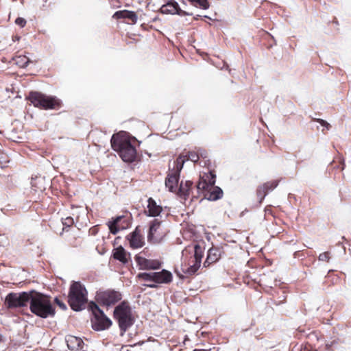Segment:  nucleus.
I'll return each instance as SVG.
<instances>
[{"instance_id":"58836bf2","label":"nucleus","mask_w":351,"mask_h":351,"mask_svg":"<svg viewBox=\"0 0 351 351\" xmlns=\"http://www.w3.org/2000/svg\"><path fill=\"white\" fill-rule=\"evenodd\" d=\"M193 351H210V350L195 349Z\"/></svg>"},{"instance_id":"2eb2a0df","label":"nucleus","mask_w":351,"mask_h":351,"mask_svg":"<svg viewBox=\"0 0 351 351\" xmlns=\"http://www.w3.org/2000/svg\"><path fill=\"white\" fill-rule=\"evenodd\" d=\"M135 261L140 269H158L161 267V263L156 259H147L140 255H136Z\"/></svg>"},{"instance_id":"7c9ffc66","label":"nucleus","mask_w":351,"mask_h":351,"mask_svg":"<svg viewBox=\"0 0 351 351\" xmlns=\"http://www.w3.org/2000/svg\"><path fill=\"white\" fill-rule=\"evenodd\" d=\"M268 194L263 185L259 186L256 190V195L259 199V202H262V201L265 199V196Z\"/></svg>"},{"instance_id":"20e7f679","label":"nucleus","mask_w":351,"mask_h":351,"mask_svg":"<svg viewBox=\"0 0 351 351\" xmlns=\"http://www.w3.org/2000/svg\"><path fill=\"white\" fill-rule=\"evenodd\" d=\"M203 252L202 248L195 245L194 254L189 257L185 256L181 263L180 268H176L175 272L180 278H184L194 275L200 267Z\"/></svg>"},{"instance_id":"a878e982","label":"nucleus","mask_w":351,"mask_h":351,"mask_svg":"<svg viewBox=\"0 0 351 351\" xmlns=\"http://www.w3.org/2000/svg\"><path fill=\"white\" fill-rule=\"evenodd\" d=\"M193 182L191 181H182L178 188V194L180 196L184 197L186 199L190 194V191L192 189Z\"/></svg>"},{"instance_id":"72a5a7b5","label":"nucleus","mask_w":351,"mask_h":351,"mask_svg":"<svg viewBox=\"0 0 351 351\" xmlns=\"http://www.w3.org/2000/svg\"><path fill=\"white\" fill-rule=\"evenodd\" d=\"M319 260L322 261L328 262L330 260V253L328 252H325L319 254Z\"/></svg>"},{"instance_id":"f3484780","label":"nucleus","mask_w":351,"mask_h":351,"mask_svg":"<svg viewBox=\"0 0 351 351\" xmlns=\"http://www.w3.org/2000/svg\"><path fill=\"white\" fill-rule=\"evenodd\" d=\"M112 17L116 19H124L126 23L132 25L135 24L138 19L136 12L127 10L117 11Z\"/></svg>"},{"instance_id":"c756f323","label":"nucleus","mask_w":351,"mask_h":351,"mask_svg":"<svg viewBox=\"0 0 351 351\" xmlns=\"http://www.w3.org/2000/svg\"><path fill=\"white\" fill-rule=\"evenodd\" d=\"M278 184H279V180H271V181L267 182L262 185L265 188V190H266L267 192L269 193V191H271L274 189H276L277 187V186L278 185Z\"/></svg>"},{"instance_id":"473e14b6","label":"nucleus","mask_w":351,"mask_h":351,"mask_svg":"<svg viewBox=\"0 0 351 351\" xmlns=\"http://www.w3.org/2000/svg\"><path fill=\"white\" fill-rule=\"evenodd\" d=\"M314 121L319 123L321 125L326 128V130H330L331 125L325 120L322 119H313Z\"/></svg>"},{"instance_id":"dca6fc26","label":"nucleus","mask_w":351,"mask_h":351,"mask_svg":"<svg viewBox=\"0 0 351 351\" xmlns=\"http://www.w3.org/2000/svg\"><path fill=\"white\" fill-rule=\"evenodd\" d=\"M126 239L129 241L130 246L133 249L142 247L145 243L143 236L141 234L138 227H136L133 232L130 233Z\"/></svg>"},{"instance_id":"a211bd4d","label":"nucleus","mask_w":351,"mask_h":351,"mask_svg":"<svg viewBox=\"0 0 351 351\" xmlns=\"http://www.w3.org/2000/svg\"><path fill=\"white\" fill-rule=\"evenodd\" d=\"M77 230L74 229L63 228V232L60 235L65 239L69 245L77 247L80 245L79 237L77 236Z\"/></svg>"},{"instance_id":"4c0bfd02","label":"nucleus","mask_w":351,"mask_h":351,"mask_svg":"<svg viewBox=\"0 0 351 351\" xmlns=\"http://www.w3.org/2000/svg\"><path fill=\"white\" fill-rule=\"evenodd\" d=\"M286 300V296L285 295H283V299L282 300H280L279 301H276V303L277 304H280V303H282L283 301H285Z\"/></svg>"},{"instance_id":"1a4fd4ad","label":"nucleus","mask_w":351,"mask_h":351,"mask_svg":"<svg viewBox=\"0 0 351 351\" xmlns=\"http://www.w3.org/2000/svg\"><path fill=\"white\" fill-rule=\"evenodd\" d=\"M31 297L32 290L27 292L10 293L6 295L4 304L8 309L27 307Z\"/></svg>"},{"instance_id":"9b49d317","label":"nucleus","mask_w":351,"mask_h":351,"mask_svg":"<svg viewBox=\"0 0 351 351\" xmlns=\"http://www.w3.org/2000/svg\"><path fill=\"white\" fill-rule=\"evenodd\" d=\"M173 164V169L165 180V185L171 192L176 191L178 189L180 173L183 168V160H181V158H176Z\"/></svg>"},{"instance_id":"f03ea898","label":"nucleus","mask_w":351,"mask_h":351,"mask_svg":"<svg viewBox=\"0 0 351 351\" xmlns=\"http://www.w3.org/2000/svg\"><path fill=\"white\" fill-rule=\"evenodd\" d=\"M111 145L124 162L130 163L136 160V149L129 137L120 134H114L111 138Z\"/></svg>"},{"instance_id":"9d476101","label":"nucleus","mask_w":351,"mask_h":351,"mask_svg":"<svg viewBox=\"0 0 351 351\" xmlns=\"http://www.w3.org/2000/svg\"><path fill=\"white\" fill-rule=\"evenodd\" d=\"M93 317L92 318L93 328L96 330H103L108 328L112 325V321L104 314V313L95 304L92 302L90 304Z\"/></svg>"},{"instance_id":"0eeeda50","label":"nucleus","mask_w":351,"mask_h":351,"mask_svg":"<svg viewBox=\"0 0 351 351\" xmlns=\"http://www.w3.org/2000/svg\"><path fill=\"white\" fill-rule=\"evenodd\" d=\"M27 99L35 107L44 110H58L62 106V101L56 97L48 96L37 91H31Z\"/></svg>"},{"instance_id":"4468645a","label":"nucleus","mask_w":351,"mask_h":351,"mask_svg":"<svg viewBox=\"0 0 351 351\" xmlns=\"http://www.w3.org/2000/svg\"><path fill=\"white\" fill-rule=\"evenodd\" d=\"M165 235L162 231L161 221L158 219L152 220L149 223V228L147 234V240L150 243H158L160 242Z\"/></svg>"},{"instance_id":"ea45409f","label":"nucleus","mask_w":351,"mask_h":351,"mask_svg":"<svg viewBox=\"0 0 351 351\" xmlns=\"http://www.w3.org/2000/svg\"><path fill=\"white\" fill-rule=\"evenodd\" d=\"M270 212H271V210H270V209H269L268 208H265V213H270Z\"/></svg>"},{"instance_id":"c9c22d12","label":"nucleus","mask_w":351,"mask_h":351,"mask_svg":"<svg viewBox=\"0 0 351 351\" xmlns=\"http://www.w3.org/2000/svg\"><path fill=\"white\" fill-rule=\"evenodd\" d=\"M54 302L62 310L66 309V304L62 300H59L58 298H56L54 299Z\"/></svg>"},{"instance_id":"423d86ee","label":"nucleus","mask_w":351,"mask_h":351,"mask_svg":"<svg viewBox=\"0 0 351 351\" xmlns=\"http://www.w3.org/2000/svg\"><path fill=\"white\" fill-rule=\"evenodd\" d=\"M88 292L80 282H74L70 287L68 295V303L75 311L84 309L88 301Z\"/></svg>"},{"instance_id":"f257e3e1","label":"nucleus","mask_w":351,"mask_h":351,"mask_svg":"<svg viewBox=\"0 0 351 351\" xmlns=\"http://www.w3.org/2000/svg\"><path fill=\"white\" fill-rule=\"evenodd\" d=\"M29 309L33 314L41 318L53 317L56 314L51 297L35 290H32Z\"/></svg>"},{"instance_id":"6ab92c4d","label":"nucleus","mask_w":351,"mask_h":351,"mask_svg":"<svg viewBox=\"0 0 351 351\" xmlns=\"http://www.w3.org/2000/svg\"><path fill=\"white\" fill-rule=\"evenodd\" d=\"M162 211V207L158 204L152 197L147 199V208L144 210L145 215L155 217L159 216Z\"/></svg>"},{"instance_id":"393cba45","label":"nucleus","mask_w":351,"mask_h":351,"mask_svg":"<svg viewBox=\"0 0 351 351\" xmlns=\"http://www.w3.org/2000/svg\"><path fill=\"white\" fill-rule=\"evenodd\" d=\"M198 156L199 158V165L202 167H206L208 168L211 165V161L208 158V152L202 147L197 148Z\"/></svg>"},{"instance_id":"a19ab883","label":"nucleus","mask_w":351,"mask_h":351,"mask_svg":"<svg viewBox=\"0 0 351 351\" xmlns=\"http://www.w3.org/2000/svg\"><path fill=\"white\" fill-rule=\"evenodd\" d=\"M315 351H317V350H315Z\"/></svg>"},{"instance_id":"bb28decb","label":"nucleus","mask_w":351,"mask_h":351,"mask_svg":"<svg viewBox=\"0 0 351 351\" xmlns=\"http://www.w3.org/2000/svg\"><path fill=\"white\" fill-rule=\"evenodd\" d=\"M345 167L343 158L341 156H338L334 158L328 166L330 169L343 171Z\"/></svg>"},{"instance_id":"5701e85b","label":"nucleus","mask_w":351,"mask_h":351,"mask_svg":"<svg viewBox=\"0 0 351 351\" xmlns=\"http://www.w3.org/2000/svg\"><path fill=\"white\" fill-rule=\"evenodd\" d=\"M181 158V160H183V165L187 160L192 161L193 162H194L195 165H199L200 160L198 156L197 148H195V149L193 151H189L187 152H184L181 153L177 158Z\"/></svg>"},{"instance_id":"39448f33","label":"nucleus","mask_w":351,"mask_h":351,"mask_svg":"<svg viewBox=\"0 0 351 351\" xmlns=\"http://www.w3.org/2000/svg\"><path fill=\"white\" fill-rule=\"evenodd\" d=\"M113 317L117 322L123 335L134 323L132 308L128 301H123L114 310Z\"/></svg>"},{"instance_id":"c85d7f7f","label":"nucleus","mask_w":351,"mask_h":351,"mask_svg":"<svg viewBox=\"0 0 351 351\" xmlns=\"http://www.w3.org/2000/svg\"><path fill=\"white\" fill-rule=\"evenodd\" d=\"M193 5L203 10H206L209 8L208 0H188Z\"/></svg>"},{"instance_id":"412c9836","label":"nucleus","mask_w":351,"mask_h":351,"mask_svg":"<svg viewBox=\"0 0 351 351\" xmlns=\"http://www.w3.org/2000/svg\"><path fill=\"white\" fill-rule=\"evenodd\" d=\"M221 255V250L219 247L213 246L208 251L207 258L204 263L205 267L217 262Z\"/></svg>"},{"instance_id":"aec40b11","label":"nucleus","mask_w":351,"mask_h":351,"mask_svg":"<svg viewBox=\"0 0 351 351\" xmlns=\"http://www.w3.org/2000/svg\"><path fill=\"white\" fill-rule=\"evenodd\" d=\"M112 256L123 264H127L130 259V254L121 245L113 250Z\"/></svg>"},{"instance_id":"f8f14e48","label":"nucleus","mask_w":351,"mask_h":351,"mask_svg":"<svg viewBox=\"0 0 351 351\" xmlns=\"http://www.w3.org/2000/svg\"><path fill=\"white\" fill-rule=\"evenodd\" d=\"M121 299V293L119 291L112 289L101 291L98 292L96 295L97 302L107 306L115 304Z\"/></svg>"},{"instance_id":"6e6552de","label":"nucleus","mask_w":351,"mask_h":351,"mask_svg":"<svg viewBox=\"0 0 351 351\" xmlns=\"http://www.w3.org/2000/svg\"><path fill=\"white\" fill-rule=\"evenodd\" d=\"M136 278L139 280L153 282L145 285V286L153 289L158 287L156 284H169L173 280L172 274L166 269L158 272L139 273Z\"/></svg>"},{"instance_id":"ddd939ff","label":"nucleus","mask_w":351,"mask_h":351,"mask_svg":"<svg viewBox=\"0 0 351 351\" xmlns=\"http://www.w3.org/2000/svg\"><path fill=\"white\" fill-rule=\"evenodd\" d=\"M132 223L130 213L123 215L117 216L112 219V221L108 222L107 225L110 232L112 234H117L120 230L128 228Z\"/></svg>"},{"instance_id":"4be33fe9","label":"nucleus","mask_w":351,"mask_h":351,"mask_svg":"<svg viewBox=\"0 0 351 351\" xmlns=\"http://www.w3.org/2000/svg\"><path fill=\"white\" fill-rule=\"evenodd\" d=\"M66 341L69 349L72 351H77L83 348L84 342L80 337L69 335L67 337Z\"/></svg>"},{"instance_id":"cd10ccee","label":"nucleus","mask_w":351,"mask_h":351,"mask_svg":"<svg viewBox=\"0 0 351 351\" xmlns=\"http://www.w3.org/2000/svg\"><path fill=\"white\" fill-rule=\"evenodd\" d=\"M13 60L14 61V63L18 65L21 68L26 67L29 62V58L25 56H16Z\"/></svg>"},{"instance_id":"e433bc0d","label":"nucleus","mask_w":351,"mask_h":351,"mask_svg":"<svg viewBox=\"0 0 351 351\" xmlns=\"http://www.w3.org/2000/svg\"><path fill=\"white\" fill-rule=\"evenodd\" d=\"M90 232L92 234H95L97 233V230L95 228H93L90 230Z\"/></svg>"},{"instance_id":"f704fd0d","label":"nucleus","mask_w":351,"mask_h":351,"mask_svg":"<svg viewBox=\"0 0 351 351\" xmlns=\"http://www.w3.org/2000/svg\"><path fill=\"white\" fill-rule=\"evenodd\" d=\"M15 23L16 25H17L18 26H19L20 27H24L27 23L26 22V20L22 17H18L16 20H15Z\"/></svg>"},{"instance_id":"7ed1b4c3","label":"nucleus","mask_w":351,"mask_h":351,"mask_svg":"<svg viewBox=\"0 0 351 351\" xmlns=\"http://www.w3.org/2000/svg\"><path fill=\"white\" fill-rule=\"evenodd\" d=\"M216 175L215 171L209 170L200 176L197 184L198 191L204 193V197L212 201L219 199L223 196V191L219 186H215Z\"/></svg>"},{"instance_id":"b1692460","label":"nucleus","mask_w":351,"mask_h":351,"mask_svg":"<svg viewBox=\"0 0 351 351\" xmlns=\"http://www.w3.org/2000/svg\"><path fill=\"white\" fill-rule=\"evenodd\" d=\"M163 12H169L171 14H178L181 16H186L187 14L186 12L182 10L176 1L169 2L166 5L162 7Z\"/></svg>"},{"instance_id":"2f4dec72","label":"nucleus","mask_w":351,"mask_h":351,"mask_svg":"<svg viewBox=\"0 0 351 351\" xmlns=\"http://www.w3.org/2000/svg\"><path fill=\"white\" fill-rule=\"evenodd\" d=\"M73 223L74 221L71 217H67L62 220V224L65 228H70Z\"/></svg>"}]
</instances>
